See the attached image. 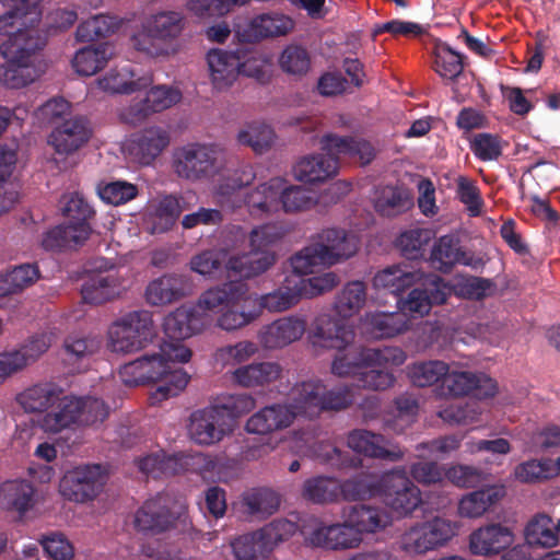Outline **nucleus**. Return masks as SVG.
<instances>
[{
	"instance_id": "obj_1",
	"label": "nucleus",
	"mask_w": 560,
	"mask_h": 560,
	"mask_svg": "<svg viewBox=\"0 0 560 560\" xmlns=\"http://www.w3.org/2000/svg\"><path fill=\"white\" fill-rule=\"evenodd\" d=\"M353 339L354 330L351 326L332 322L327 314L317 317L313 330V342L338 350L330 368L334 375L354 377L358 386L362 388L384 390L392 387L395 377L390 372L378 370L364 372L363 370L376 366L385 369L400 366L407 360L405 351L397 347L346 350Z\"/></svg>"
},
{
	"instance_id": "obj_2",
	"label": "nucleus",
	"mask_w": 560,
	"mask_h": 560,
	"mask_svg": "<svg viewBox=\"0 0 560 560\" xmlns=\"http://www.w3.org/2000/svg\"><path fill=\"white\" fill-rule=\"evenodd\" d=\"M42 0H0L7 12L0 15V54L7 63L0 66V82L10 89H21L34 82L38 72L32 54L39 49L45 37L36 28L40 21Z\"/></svg>"
},
{
	"instance_id": "obj_3",
	"label": "nucleus",
	"mask_w": 560,
	"mask_h": 560,
	"mask_svg": "<svg viewBox=\"0 0 560 560\" xmlns=\"http://www.w3.org/2000/svg\"><path fill=\"white\" fill-rule=\"evenodd\" d=\"M295 284L294 276H289L278 290L257 295L249 292L246 283L230 281L206 290L201 294L200 305L221 312L220 328L235 330L254 322L264 310L284 312L296 305L302 296Z\"/></svg>"
},
{
	"instance_id": "obj_4",
	"label": "nucleus",
	"mask_w": 560,
	"mask_h": 560,
	"mask_svg": "<svg viewBox=\"0 0 560 560\" xmlns=\"http://www.w3.org/2000/svg\"><path fill=\"white\" fill-rule=\"evenodd\" d=\"M226 154L217 145L188 143L174 151L173 166L175 173L189 180L222 179L215 189L214 198L222 207L234 208L241 197V189L250 184L254 173L250 167L236 172L233 176H225Z\"/></svg>"
},
{
	"instance_id": "obj_5",
	"label": "nucleus",
	"mask_w": 560,
	"mask_h": 560,
	"mask_svg": "<svg viewBox=\"0 0 560 560\" xmlns=\"http://www.w3.org/2000/svg\"><path fill=\"white\" fill-rule=\"evenodd\" d=\"M191 350L183 342L163 341L158 352L143 355L121 366L119 376L129 386L147 382L156 383L152 399L159 402L180 394L190 381V375L177 364L191 359Z\"/></svg>"
},
{
	"instance_id": "obj_6",
	"label": "nucleus",
	"mask_w": 560,
	"mask_h": 560,
	"mask_svg": "<svg viewBox=\"0 0 560 560\" xmlns=\"http://www.w3.org/2000/svg\"><path fill=\"white\" fill-rule=\"evenodd\" d=\"M280 236L275 225H262L250 232L248 253L236 254L223 248L203 250L191 258L190 268L206 277H213L223 268L244 278L258 276L275 264L272 246Z\"/></svg>"
},
{
	"instance_id": "obj_7",
	"label": "nucleus",
	"mask_w": 560,
	"mask_h": 560,
	"mask_svg": "<svg viewBox=\"0 0 560 560\" xmlns=\"http://www.w3.org/2000/svg\"><path fill=\"white\" fill-rule=\"evenodd\" d=\"M343 492L351 501L380 498L393 520L410 517L423 503L421 490L407 476L404 468L383 474L378 482L362 476L347 482Z\"/></svg>"
},
{
	"instance_id": "obj_8",
	"label": "nucleus",
	"mask_w": 560,
	"mask_h": 560,
	"mask_svg": "<svg viewBox=\"0 0 560 560\" xmlns=\"http://www.w3.org/2000/svg\"><path fill=\"white\" fill-rule=\"evenodd\" d=\"M108 416L103 400L90 396H66L59 394L58 402L38 420L45 432L58 433L65 429L90 427L102 423Z\"/></svg>"
},
{
	"instance_id": "obj_9",
	"label": "nucleus",
	"mask_w": 560,
	"mask_h": 560,
	"mask_svg": "<svg viewBox=\"0 0 560 560\" xmlns=\"http://www.w3.org/2000/svg\"><path fill=\"white\" fill-rule=\"evenodd\" d=\"M317 203L316 195L301 186H285L280 177L270 179L257 187L247 198L246 205L252 214L261 215L282 209L284 212H299L312 209Z\"/></svg>"
},
{
	"instance_id": "obj_10",
	"label": "nucleus",
	"mask_w": 560,
	"mask_h": 560,
	"mask_svg": "<svg viewBox=\"0 0 560 560\" xmlns=\"http://www.w3.org/2000/svg\"><path fill=\"white\" fill-rule=\"evenodd\" d=\"M62 211L69 222L48 231L42 243L46 249L57 250L82 245L91 235L88 220L93 209L79 192L67 194L62 198Z\"/></svg>"
},
{
	"instance_id": "obj_11",
	"label": "nucleus",
	"mask_w": 560,
	"mask_h": 560,
	"mask_svg": "<svg viewBox=\"0 0 560 560\" xmlns=\"http://www.w3.org/2000/svg\"><path fill=\"white\" fill-rule=\"evenodd\" d=\"M185 16L178 11H159L142 23L141 30L132 36V45L149 56L167 54L165 45L180 36L185 28Z\"/></svg>"
},
{
	"instance_id": "obj_12",
	"label": "nucleus",
	"mask_w": 560,
	"mask_h": 560,
	"mask_svg": "<svg viewBox=\"0 0 560 560\" xmlns=\"http://www.w3.org/2000/svg\"><path fill=\"white\" fill-rule=\"evenodd\" d=\"M153 332L150 313L135 311L112 323L107 331V343L114 352L131 353L144 348Z\"/></svg>"
},
{
	"instance_id": "obj_13",
	"label": "nucleus",
	"mask_w": 560,
	"mask_h": 560,
	"mask_svg": "<svg viewBox=\"0 0 560 560\" xmlns=\"http://www.w3.org/2000/svg\"><path fill=\"white\" fill-rule=\"evenodd\" d=\"M456 522L435 516L410 526L400 537V548L408 555L419 556L446 545L457 535Z\"/></svg>"
},
{
	"instance_id": "obj_14",
	"label": "nucleus",
	"mask_w": 560,
	"mask_h": 560,
	"mask_svg": "<svg viewBox=\"0 0 560 560\" xmlns=\"http://www.w3.org/2000/svg\"><path fill=\"white\" fill-rule=\"evenodd\" d=\"M186 504L168 494L147 500L135 514V526L141 532L162 533L185 522Z\"/></svg>"
},
{
	"instance_id": "obj_15",
	"label": "nucleus",
	"mask_w": 560,
	"mask_h": 560,
	"mask_svg": "<svg viewBox=\"0 0 560 560\" xmlns=\"http://www.w3.org/2000/svg\"><path fill=\"white\" fill-rule=\"evenodd\" d=\"M107 475L100 465H83L68 470L60 480L59 492L69 500L84 503L97 498L104 490Z\"/></svg>"
},
{
	"instance_id": "obj_16",
	"label": "nucleus",
	"mask_w": 560,
	"mask_h": 560,
	"mask_svg": "<svg viewBox=\"0 0 560 560\" xmlns=\"http://www.w3.org/2000/svg\"><path fill=\"white\" fill-rule=\"evenodd\" d=\"M201 295L194 307L182 306L168 314L163 323L166 342H182L183 340L199 334L210 324L215 316L217 325L221 312L208 310L200 305Z\"/></svg>"
},
{
	"instance_id": "obj_17",
	"label": "nucleus",
	"mask_w": 560,
	"mask_h": 560,
	"mask_svg": "<svg viewBox=\"0 0 560 560\" xmlns=\"http://www.w3.org/2000/svg\"><path fill=\"white\" fill-rule=\"evenodd\" d=\"M292 397L302 406H296L307 417L317 416L320 411L331 409L339 410L348 407L353 401V394L349 388L325 392V386L319 382H306L296 385L292 389Z\"/></svg>"
},
{
	"instance_id": "obj_18",
	"label": "nucleus",
	"mask_w": 560,
	"mask_h": 560,
	"mask_svg": "<svg viewBox=\"0 0 560 560\" xmlns=\"http://www.w3.org/2000/svg\"><path fill=\"white\" fill-rule=\"evenodd\" d=\"M52 342L54 335L43 332L31 337L16 348L0 352V385L34 364L48 351Z\"/></svg>"
},
{
	"instance_id": "obj_19",
	"label": "nucleus",
	"mask_w": 560,
	"mask_h": 560,
	"mask_svg": "<svg viewBox=\"0 0 560 560\" xmlns=\"http://www.w3.org/2000/svg\"><path fill=\"white\" fill-rule=\"evenodd\" d=\"M233 429L225 412L218 407H209L191 413L188 434L200 445H212L220 442Z\"/></svg>"
},
{
	"instance_id": "obj_20",
	"label": "nucleus",
	"mask_w": 560,
	"mask_h": 560,
	"mask_svg": "<svg viewBox=\"0 0 560 560\" xmlns=\"http://www.w3.org/2000/svg\"><path fill=\"white\" fill-rule=\"evenodd\" d=\"M182 100V92L172 86L160 85L152 88L145 96L122 108L120 118L129 124H138L152 113L162 112L177 104Z\"/></svg>"
},
{
	"instance_id": "obj_21",
	"label": "nucleus",
	"mask_w": 560,
	"mask_h": 560,
	"mask_svg": "<svg viewBox=\"0 0 560 560\" xmlns=\"http://www.w3.org/2000/svg\"><path fill=\"white\" fill-rule=\"evenodd\" d=\"M423 288L413 289L406 300L401 301V311L415 316H424L429 314L434 304H442L451 294L450 285L434 275L423 276L422 281L418 282Z\"/></svg>"
},
{
	"instance_id": "obj_22",
	"label": "nucleus",
	"mask_w": 560,
	"mask_h": 560,
	"mask_svg": "<svg viewBox=\"0 0 560 560\" xmlns=\"http://www.w3.org/2000/svg\"><path fill=\"white\" fill-rule=\"evenodd\" d=\"M306 541L314 547L346 550L358 548L363 542V538L359 537L358 532L349 524V520L343 513V523L320 524L306 534Z\"/></svg>"
},
{
	"instance_id": "obj_23",
	"label": "nucleus",
	"mask_w": 560,
	"mask_h": 560,
	"mask_svg": "<svg viewBox=\"0 0 560 560\" xmlns=\"http://www.w3.org/2000/svg\"><path fill=\"white\" fill-rule=\"evenodd\" d=\"M291 405H271L254 413L246 422V431L255 434H269L289 428L299 415H304L296 406L298 402L291 396Z\"/></svg>"
},
{
	"instance_id": "obj_24",
	"label": "nucleus",
	"mask_w": 560,
	"mask_h": 560,
	"mask_svg": "<svg viewBox=\"0 0 560 560\" xmlns=\"http://www.w3.org/2000/svg\"><path fill=\"white\" fill-rule=\"evenodd\" d=\"M91 129L86 120L73 117L57 125L48 136V144L59 156H69L81 149L90 139Z\"/></svg>"
},
{
	"instance_id": "obj_25",
	"label": "nucleus",
	"mask_w": 560,
	"mask_h": 560,
	"mask_svg": "<svg viewBox=\"0 0 560 560\" xmlns=\"http://www.w3.org/2000/svg\"><path fill=\"white\" fill-rule=\"evenodd\" d=\"M326 266L339 264L358 250V240L342 229L323 230L314 242Z\"/></svg>"
},
{
	"instance_id": "obj_26",
	"label": "nucleus",
	"mask_w": 560,
	"mask_h": 560,
	"mask_svg": "<svg viewBox=\"0 0 560 560\" xmlns=\"http://www.w3.org/2000/svg\"><path fill=\"white\" fill-rule=\"evenodd\" d=\"M151 83V75L138 73L131 65L116 66L96 81L98 89L109 94L137 93Z\"/></svg>"
},
{
	"instance_id": "obj_27",
	"label": "nucleus",
	"mask_w": 560,
	"mask_h": 560,
	"mask_svg": "<svg viewBox=\"0 0 560 560\" xmlns=\"http://www.w3.org/2000/svg\"><path fill=\"white\" fill-rule=\"evenodd\" d=\"M432 265L441 271H448L455 265L468 266L479 269L485 266V259L471 252L463 250L454 236H442L431 253Z\"/></svg>"
},
{
	"instance_id": "obj_28",
	"label": "nucleus",
	"mask_w": 560,
	"mask_h": 560,
	"mask_svg": "<svg viewBox=\"0 0 560 560\" xmlns=\"http://www.w3.org/2000/svg\"><path fill=\"white\" fill-rule=\"evenodd\" d=\"M305 330L306 319L303 316H284L265 326L259 332V340L266 349H280L300 340Z\"/></svg>"
},
{
	"instance_id": "obj_29",
	"label": "nucleus",
	"mask_w": 560,
	"mask_h": 560,
	"mask_svg": "<svg viewBox=\"0 0 560 560\" xmlns=\"http://www.w3.org/2000/svg\"><path fill=\"white\" fill-rule=\"evenodd\" d=\"M443 386L453 396L474 393L478 398H489L497 394L495 381L483 373L469 371H450L443 380Z\"/></svg>"
},
{
	"instance_id": "obj_30",
	"label": "nucleus",
	"mask_w": 560,
	"mask_h": 560,
	"mask_svg": "<svg viewBox=\"0 0 560 560\" xmlns=\"http://www.w3.org/2000/svg\"><path fill=\"white\" fill-rule=\"evenodd\" d=\"M325 152L299 159L292 170L294 178L306 184H317L334 177L338 172V156L329 151Z\"/></svg>"
},
{
	"instance_id": "obj_31",
	"label": "nucleus",
	"mask_w": 560,
	"mask_h": 560,
	"mask_svg": "<svg viewBox=\"0 0 560 560\" xmlns=\"http://www.w3.org/2000/svg\"><path fill=\"white\" fill-rule=\"evenodd\" d=\"M514 542L513 532L500 524L481 526L469 536V550L475 556L490 557L500 553Z\"/></svg>"
},
{
	"instance_id": "obj_32",
	"label": "nucleus",
	"mask_w": 560,
	"mask_h": 560,
	"mask_svg": "<svg viewBox=\"0 0 560 560\" xmlns=\"http://www.w3.org/2000/svg\"><path fill=\"white\" fill-rule=\"evenodd\" d=\"M206 460L201 454L188 456L184 454L167 456L163 450H155L137 460L141 472L154 478L163 475H175L187 468L189 463L200 464Z\"/></svg>"
},
{
	"instance_id": "obj_33",
	"label": "nucleus",
	"mask_w": 560,
	"mask_h": 560,
	"mask_svg": "<svg viewBox=\"0 0 560 560\" xmlns=\"http://www.w3.org/2000/svg\"><path fill=\"white\" fill-rule=\"evenodd\" d=\"M168 144V132L160 127H151L129 140L125 149L139 164L149 165L167 148Z\"/></svg>"
},
{
	"instance_id": "obj_34",
	"label": "nucleus",
	"mask_w": 560,
	"mask_h": 560,
	"mask_svg": "<svg viewBox=\"0 0 560 560\" xmlns=\"http://www.w3.org/2000/svg\"><path fill=\"white\" fill-rule=\"evenodd\" d=\"M184 197L163 196L149 203L147 224L151 233L168 231L182 212L190 209Z\"/></svg>"
},
{
	"instance_id": "obj_35",
	"label": "nucleus",
	"mask_w": 560,
	"mask_h": 560,
	"mask_svg": "<svg viewBox=\"0 0 560 560\" xmlns=\"http://www.w3.org/2000/svg\"><path fill=\"white\" fill-rule=\"evenodd\" d=\"M98 349L100 342L95 338L70 336L62 346V362L71 373L83 372L90 368Z\"/></svg>"
},
{
	"instance_id": "obj_36",
	"label": "nucleus",
	"mask_w": 560,
	"mask_h": 560,
	"mask_svg": "<svg viewBox=\"0 0 560 560\" xmlns=\"http://www.w3.org/2000/svg\"><path fill=\"white\" fill-rule=\"evenodd\" d=\"M408 328L406 314L371 313L361 319V334L366 338L382 339L394 337Z\"/></svg>"
},
{
	"instance_id": "obj_37",
	"label": "nucleus",
	"mask_w": 560,
	"mask_h": 560,
	"mask_svg": "<svg viewBox=\"0 0 560 560\" xmlns=\"http://www.w3.org/2000/svg\"><path fill=\"white\" fill-rule=\"evenodd\" d=\"M424 273L409 264H399L378 271L373 278L375 289H385L400 294L411 285L422 281Z\"/></svg>"
},
{
	"instance_id": "obj_38",
	"label": "nucleus",
	"mask_w": 560,
	"mask_h": 560,
	"mask_svg": "<svg viewBox=\"0 0 560 560\" xmlns=\"http://www.w3.org/2000/svg\"><path fill=\"white\" fill-rule=\"evenodd\" d=\"M348 445L357 453L369 457L386 458L398 460L402 457V452L393 445H389L382 435L369 431L357 430L349 434Z\"/></svg>"
},
{
	"instance_id": "obj_39",
	"label": "nucleus",
	"mask_w": 560,
	"mask_h": 560,
	"mask_svg": "<svg viewBox=\"0 0 560 560\" xmlns=\"http://www.w3.org/2000/svg\"><path fill=\"white\" fill-rule=\"evenodd\" d=\"M343 512L360 538H363L364 534L382 532L393 524L390 514L375 506L355 505Z\"/></svg>"
},
{
	"instance_id": "obj_40",
	"label": "nucleus",
	"mask_w": 560,
	"mask_h": 560,
	"mask_svg": "<svg viewBox=\"0 0 560 560\" xmlns=\"http://www.w3.org/2000/svg\"><path fill=\"white\" fill-rule=\"evenodd\" d=\"M505 495L503 485H492L464 495L458 502V515L466 518L483 516Z\"/></svg>"
},
{
	"instance_id": "obj_41",
	"label": "nucleus",
	"mask_w": 560,
	"mask_h": 560,
	"mask_svg": "<svg viewBox=\"0 0 560 560\" xmlns=\"http://www.w3.org/2000/svg\"><path fill=\"white\" fill-rule=\"evenodd\" d=\"M35 505V489L23 479L7 480L0 485V508L25 514Z\"/></svg>"
},
{
	"instance_id": "obj_42",
	"label": "nucleus",
	"mask_w": 560,
	"mask_h": 560,
	"mask_svg": "<svg viewBox=\"0 0 560 560\" xmlns=\"http://www.w3.org/2000/svg\"><path fill=\"white\" fill-rule=\"evenodd\" d=\"M210 80L214 89L231 86L240 74V59L221 49H212L207 56Z\"/></svg>"
},
{
	"instance_id": "obj_43",
	"label": "nucleus",
	"mask_w": 560,
	"mask_h": 560,
	"mask_svg": "<svg viewBox=\"0 0 560 560\" xmlns=\"http://www.w3.org/2000/svg\"><path fill=\"white\" fill-rule=\"evenodd\" d=\"M366 299V284L360 280L350 281L345 284L334 303V310L338 319H334L329 315L327 316L332 322L348 326L345 320L358 314L365 305Z\"/></svg>"
},
{
	"instance_id": "obj_44",
	"label": "nucleus",
	"mask_w": 560,
	"mask_h": 560,
	"mask_svg": "<svg viewBox=\"0 0 560 560\" xmlns=\"http://www.w3.org/2000/svg\"><path fill=\"white\" fill-rule=\"evenodd\" d=\"M115 54V47L109 43L88 46L75 52L72 68L80 75L91 77L102 70Z\"/></svg>"
},
{
	"instance_id": "obj_45",
	"label": "nucleus",
	"mask_w": 560,
	"mask_h": 560,
	"mask_svg": "<svg viewBox=\"0 0 560 560\" xmlns=\"http://www.w3.org/2000/svg\"><path fill=\"white\" fill-rule=\"evenodd\" d=\"M121 289L120 277L110 270L92 277L82 288V298L88 303L101 304L119 295Z\"/></svg>"
},
{
	"instance_id": "obj_46",
	"label": "nucleus",
	"mask_w": 560,
	"mask_h": 560,
	"mask_svg": "<svg viewBox=\"0 0 560 560\" xmlns=\"http://www.w3.org/2000/svg\"><path fill=\"white\" fill-rule=\"evenodd\" d=\"M323 151H329L337 156L358 159L362 164H368L374 158L373 147L364 140L327 135L320 141Z\"/></svg>"
},
{
	"instance_id": "obj_47",
	"label": "nucleus",
	"mask_w": 560,
	"mask_h": 560,
	"mask_svg": "<svg viewBox=\"0 0 560 560\" xmlns=\"http://www.w3.org/2000/svg\"><path fill=\"white\" fill-rule=\"evenodd\" d=\"M61 390L52 384L42 383L33 385L16 397L19 405L26 412L45 415L54 404L58 402Z\"/></svg>"
},
{
	"instance_id": "obj_48",
	"label": "nucleus",
	"mask_w": 560,
	"mask_h": 560,
	"mask_svg": "<svg viewBox=\"0 0 560 560\" xmlns=\"http://www.w3.org/2000/svg\"><path fill=\"white\" fill-rule=\"evenodd\" d=\"M281 368L275 362L243 365L233 372L234 381L243 387L264 386L278 380Z\"/></svg>"
},
{
	"instance_id": "obj_49",
	"label": "nucleus",
	"mask_w": 560,
	"mask_h": 560,
	"mask_svg": "<svg viewBox=\"0 0 560 560\" xmlns=\"http://www.w3.org/2000/svg\"><path fill=\"white\" fill-rule=\"evenodd\" d=\"M294 26L295 22L291 16L279 12L257 15L249 24L252 35L256 38L285 36Z\"/></svg>"
},
{
	"instance_id": "obj_50",
	"label": "nucleus",
	"mask_w": 560,
	"mask_h": 560,
	"mask_svg": "<svg viewBox=\"0 0 560 560\" xmlns=\"http://www.w3.org/2000/svg\"><path fill=\"white\" fill-rule=\"evenodd\" d=\"M231 548L236 560H267L272 553L260 529L237 536Z\"/></svg>"
},
{
	"instance_id": "obj_51",
	"label": "nucleus",
	"mask_w": 560,
	"mask_h": 560,
	"mask_svg": "<svg viewBox=\"0 0 560 560\" xmlns=\"http://www.w3.org/2000/svg\"><path fill=\"white\" fill-rule=\"evenodd\" d=\"M374 207L382 215L393 217L412 205L410 192L401 187L385 186L375 191Z\"/></svg>"
},
{
	"instance_id": "obj_52",
	"label": "nucleus",
	"mask_w": 560,
	"mask_h": 560,
	"mask_svg": "<svg viewBox=\"0 0 560 560\" xmlns=\"http://www.w3.org/2000/svg\"><path fill=\"white\" fill-rule=\"evenodd\" d=\"M38 267L23 264L0 275V296L15 294L33 285L39 279Z\"/></svg>"
},
{
	"instance_id": "obj_53",
	"label": "nucleus",
	"mask_w": 560,
	"mask_h": 560,
	"mask_svg": "<svg viewBox=\"0 0 560 560\" xmlns=\"http://www.w3.org/2000/svg\"><path fill=\"white\" fill-rule=\"evenodd\" d=\"M524 536L528 545L541 548H552L559 541L552 518L544 513L536 514L528 521Z\"/></svg>"
},
{
	"instance_id": "obj_54",
	"label": "nucleus",
	"mask_w": 560,
	"mask_h": 560,
	"mask_svg": "<svg viewBox=\"0 0 560 560\" xmlns=\"http://www.w3.org/2000/svg\"><path fill=\"white\" fill-rule=\"evenodd\" d=\"M360 477H358L359 479ZM357 480V478H354ZM353 481V479H350ZM349 482L345 481L342 485L334 478L318 477L312 478L304 482L303 497L315 503H325L334 501L341 493L346 500H348L343 492V486Z\"/></svg>"
},
{
	"instance_id": "obj_55",
	"label": "nucleus",
	"mask_w": 560,
	"mask_h": 560,
	"mask_svg": "<svg viewBox=\"0 0 560 560\" xmlns=\"http://www.w3.org/2000/svg\"><path fill=\"white\" fill-rule=\"evenodd\" d=\"M145 301L153 306H162L182 296L180 280L173 276H163L152 280L145 289Z\"/></svg>"
},
{
	"instance_id": "obj_56",
	"label": "nucleus",
	"mask_w": 560,
	"mask_h": 560,
	"mask_svg": "<svg viewBox=\"0 0 560 560\" xmlns=\"http://www.w3.org/2000/svg\"><path fill=\"white\" fill-rule=\"evenodd\" d=\"M122 25L118 16L100 14L82 22L77 30V38L82 42L94 40L116 32Z\"/></svg>"
},
{
	"instance_id": "obj_57",
	"label": "nucleus",
	"mask_w": 560,
	"mask_h": 560,
	"mask_svg": "<svg viewBox=\"0 0 560 560\" xmlns=\"http://www.w3.org/2000/svg\"><path fill=\"white\" fill-rule=\"evenodd\" d=\"M243 504L248 514L266 517L278 510L280 499L269 489H253L244 493Z\"/></svg>"
},
{
	"instance_id": "obj_58",
	"label": "nucleus",
	"mask_w": 560,
	"mask_h": 560,
	"mask_svg": "<svg viewBox=\"0 0 560 560\" xmlns=\"http://www.w3.org/2000/svg\"><path fill=\"white\" fill-rule=\"evenodd\" d=\"M275 139L273 130L262 122L248 124L237 135L241 144L250 147L257 153L269 150L273 145Z\"/></svg>"
},
{
	"instance_id": "obj_59",
	"label": "nucleus",
	"mask_w": 560,
	"mask_h": 560,
	"mask_svg": "<svg viewBox=\"0 0 560 560\" xmlns=\"http://www.w3.org/2000/svg\"><path fill=\"white\" fill-rule=\"evenodd\" d=\"M278 63L284 73L302 77L311 69V57L304 47L290 44L281 51Z\"/></svg>"
},
{
	"instance_id": "obj_60",
	"label": "nucleus",
	"mask_w": 560,
	"mask_h": 560,
	"mask_svg": "<svg viewBox=\"0 0 560 560\" xmlns=\"http://www.w3.org/2000/svg\"><path fill=\"white\" fill-rule=\"evenodd\" d=\"M448 372V365L439 360L417 362L408 366V376L410 381L419 386H431Z\"/></svg>"
},
{
	"instance_id": "obj_61",
	"label": "nucleus",
	"mask_w": 560,
	"mask_h": 560,
	"mask_svg": "<svg viewBox=\"0 0 560 560\" xmlns=\"http://www.w3.org/2000/svg\"><path fill=\"white\" fill-rule=\"evenodd\" d=\"M434 70L443 79H455L463 71L460 55L451 49L446 44H436L434 49Z\"/></svg>"
},
{
	"instance_id": "obj_62",
	"label": "nucleus",
	"mask_w": 560,
	"mask_h": 560,
	"mask_svg": "<svg viewBox=\"0 0 560 560\" xmlns=\"http://www.w3.org/2000/svg\"><path fill=\"white\" fill-rule=\"evenodd\" d=\"M514 477L523 483H537L553 479L551 459H529L518 464L514 469Z\"/></svg>"
},
{
	"instance_id": "obj_63",
	"label": "nucleus",
	"mask_w": 560,
	"mask_h": 560,
	"mask_svg": "<svg viewBox=\"0 0 560 560\" xmlns=\"http://www.w3.org/2000/svg\"><path fill=\"white\" fill-rule=\"evenodd\" d=\"M451 292L460 298L470 300H480L490 295L493 290V283L488 279L477 277H456L452 287Z\"/></svg>"
},
{
	"instance_id": "obj_64",
	"label": "nucleus",
	"mask_w": 560,
	"mask_h": 560,
	"mask_svg": "<svg viewBox=\"0 0 560 560\" xmlns=\"http://www.w3.org/2000/svg\"><path fill=\"white\" fill-rule=\"evenodd\" d=\"M294 278L295 287L299 288L302 299H311L331 291L339 283L338 276L332 271L307 279L299 276H294Z\"/></svg>"
}]
</instances>
